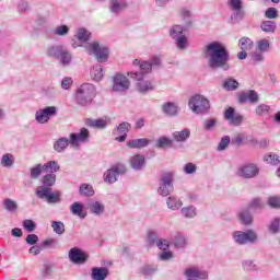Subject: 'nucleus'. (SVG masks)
Returning <instances> with one entry per match:
<instances>
[{"label": "nucleus", "mask_w": 280, "mask_h": 280, "mask_svg": "<svg viewBox=\"0 0 280 280\" xmlns=\"http://www.w3.org/2000/svg\"><path fill=\"white\" fill-rule=\"evenodd\" d=\"M80 196H94L95 190H93V186L89 184H81L79 188Z\"/></svg>", "instance_id": "obj_42"}, {"label": "nucleus", "mask_w": 280, "mask_h": 280, "mask_svg": "<svg viewBox=\"0 0 280 280\" xmlns=\"http://www.w3.org/2000/svg\"><path fill=\"white\" fill-rule=\"evenodd\" d=\"M91 139V132L86 128H81L79 133H70V145L78 148L80 143H86Z\"/></svg>", "instance_id": "obj_12"}, {"label": "nucleus", "mask_w": 280, "mask_h": 280, "mask_svg": "<svg viewBox=\"0 0 280 280\" xmlns=\"http://www.w3.org/2000/svg\"><path fill=\"white\" fill-rule=\"evenodd\" d=\"M85 50L90 56H95L97 62H106L108 60V47L97 42L86 44Z\"/></svg>", "instance_id": "obj_5"}, {"label": "nucleus", "mask_w": 280, "mask_h": 280, "mask_svg": "<svg viewBox=\"0 0 280 280\" xmlns=\"http://www.w3.org/2000/svg\"><path fill=\"white\" fill-rule=\"evenodd\" d=\"M152 67H161V57L154 56L150 61H142L140 66L142 73H150Z\"/></svg>", "instance_id": "obj_21"}, {"label": "nucleus", "mask_w": 280, "mask_h": 280, "mask_svg": "<svg viewBox=\"0 0 280 280\" xmlns=\"http://www.w3.org/2000/svg\"><path fill=\"white\" fill-rule=\"evenodd\" d=\"M268 205L272 209H279V207H280V198L279 197H269Z\"/></svg>", "instance_id": "obj_64"}, {"label": "nucleus", "mask_w": 280, "mask_h": 280, "mask_svg": "<svg viewBox=\"0 0 280 280\" xmlns=\"http://www.w3.org/2000/svg\"><path fill=\"white\" fill-rule=\"evenodd\" d=\"M91 77L95 82H100L104 78V70L102 69V66L97 65L93 67L91 70Z\"/></svg>", "instance_id": "obj_39"}, {"label": "nucleus", "mask_w": 280, "mask_h": 280, "mask_svg": "<svg viewBox=\"0 0 280 280\" xmlns=\"http://www.w3.org/2000/svg\"><path fill=\"white\" fill-rule=\"evenodd\" d=\"M174 191V175L172 173H164L160 177V186L158 194L164 198Z\"/></svg>", "instance_id": "obj_7"}, {"label": "nucleus", "mask_w": 280, "mask_h": 280, "mask_svg": "<svg viewBox=\"0 0 280 280\" xmlns=\"http://www.w3.org/2000/svg\"><path fill=\"white\" fill-rule=\"evenodd\" d=\"M129 89L130 81H128L126 75L118 73L114 77L113 91H116L117 93H124V91H128Z\"/></svg>", "instance_id": "obj_15"}, {"label": "nucleus", "mask_w": 280, "mask_h": 280, "mask_svg": "<svg viewBox=\"0 0 280 280\" xmlns=\"http://www.w3.org/2000/svg\"><path fill=\"white\" fill-rule=\"evenodd\" d=\"M159 242V235L154 231H149L147 235V244L148 246H154Z\"/></svg>", "instance_id": "obj_53"}, {"label": "nucleus", "mask_w": 280, "mask_h": 280, "mask_svg": "<svg viewBox=\"0 0 280 280\" xmlns=\"http://www.w3.org/2000/svg\"><path fill=\"white\" fill-rule=\"evenodd\" d=\"M128 8V2L126 0H110L109 1V12L119 16L124 10Z\"/></svg>", "instance_id": "obj_19"}, {"label": "nucleus", "mask_w": 280, "mask_h": 280, "mask_svg": "<svg viewBox=\"0 0 280 280\" xmlns=\"http://www.w3.org/2000/svg\"><path fill=\"white\" fill-rule=\"evenodd\" d=\"M203 54L210 69H222L223 71L231 69V65H229L231 54L224 44L220 42L209 43L206 45Z\"/></svg>", "instance_id": "obj_1"}, {"label": "nucleus", "mask_w": 280, "mask_h": 280, "mask_svg": "<svg viewBox=\"0 0 280 280\" xmlns=\"http://www.w3.org/2000/svg\"><path fill=\"white\" fill-rule=\"evenodd\" d=\"M127 145L128 148L141 150V148H148V145H150V139L148 138L132 139L127 142Z\"/></svg>", "instance_id": "obj_25"}, {"label": "nucleus", "mask_w": 280, "mask_h": 280, "mask_svg": "<svg viewBox=\"0 0 280 280\" xmlns=\"http://www.w3.org/2000/svg\"><path fill=\"white\" fill-rule=\"evenodd\" d=\"M166 205L171 211H178L183 207V200L175 196H171L166 200Z\"/></svg>", "instance_id": "obj_31"}, {"label": "nucleus", "mask_w": 280, "mask_h": 280, "mask_svg": "<svg viewBox=\"0 0 280 280\" xmlns=\"http://www.w3.org/2000/svg\"><path fill=\"white\" fill-rule=\"evenodd\" d=\"M264 161H266V163H269V165H279L280 156L275 153H269L265 155Z\"/></svg>", "instance_id": "obj_48"}, {"label": "nucleus", "mask_w": 280, "mask_h": 280, "mask_svg": "<svg viewBox=\"0 0 280 280\" xmlns=\"http://www.w3.org/2000/svg\"><path fill=\"white\" fill-rule=\"evenodd\" d=\"M68 257L72 264H77L79 266H82V264H86V261H89V254L78 247H72L69 250Z\"/></svg>", "instance_id": "obj_11"}, {"label": "nucleus", "mask_w": 280, "mask_h": 280, "mask_svg": "<svg viewBox=\"0 0 280 280\" xmlns=\"http://www.w3.org/2000/svg\"><path fill=\"white\" fill-rule=\"evenodd\" d=\"M129 165L132 170H136V172H141V170L145 167V156L141 154L132 155L129 159Z\"/></svg>", "instance_id": "obj_20"}, {"label": "nucleus", "mask_w": 280, "mask_h": 280, "mask_svg": "<svg viewBox=\"0 0 280 280\" xmlns=\"http://www.w3.org/2000/svg\"><path fill=\"white\" fill-rule=\"evenodd\" d=\"M270 39L268 38H261L258 42H256V49L257 51H260L262 54H268L270 51Z\"/></svg>", "instance_id": "obj_33"}, {"label": "nucleus", "mask_w": 280, "mask_h": 280, "mask_svg": "<svg viewBox=\"0 0 280 280\" xmlns=\"http://www.w3.org/2000/svg\"><path fill=\"white\" fill-rule=\"evenodd\" d=\"M130 124L129 122H121L117 128H116V132L118 135H126V132L130 131Z\"/></svg>", "instance_id": "obj_59"}, {"label": "nucleus", "mask_w": 280, "mask_h": 280, "mask_svg": "<svg viewBox=\"0 0 280 280\" xmlns=\"http://www.w3.org/2000/svg\"><path fill=\"white\" fill-rule=\"evenodd\" d=\"M237 102L238 104H246V102H249V104H257L259 102V94L255 92V90L240 92L237 94Z\"/></svg>", "instance_id": "obj_14"}, {"label": "nucleus", "mask_w": 280, "mask_h": 280, "mask_svg": "<svg viewBox=\"0 0 280 280\" xmlns=\"http://www.w3.org/2000/svg\"><path fill=\"white\" fill-rule=\"evenodd\" d=\"M51 229H52L54 233H56L57 235H63L65 223H62V221H52Z\"/></svg>", "instance_id": "obj_45"}, {"label": "nucleus", "mask_w": 280, "mask_h": 280, "mask_svg": "<svg viewBox=\"0 0 280 280\" xmlns=\"http://www.w3.org/2000/svg\"><path fill=\"white\" fill-rule=\"evenodd\" d=\"M269 231L273 234L277 235L280 231V218H275L270 224H269Z\"/></svg>", "instance_id": "obj_52"}, {"label": "nucleus", "mask_w": 280, "mask_h": 280, "mask_svg": "<svg viewBox=\"0 0 280 280\" xmlns=\"http://www.w3.org/2000/svg\"><path fill=\"white\" fill-rule=\"evenodd\" d=\"M162 112L167 117H176L178 115V104L172 102L164 103Z\"/></svg>", "instance_id": "obj_23"}, {"label": "nucleus", "mask_w": 280, "mask_h": 280, "mask_svg": "<svg viewBox=\"0 0 280 280\" xmlns=\"http://www.w3.org/2000/svg\"><path fill=\"white\" fill-rule=\"evenodd\" d=\"M2 167H12L14 165V155L7 153L1 158Z\"/></svg>", "instance_id": "obj_46"}, {"label": "nucleus", "mask_w": 280, "mask_h": 280, "mask_svg": "<svg viewBox=\"0 0 280 280\" xmlns=\"http://www.w3.org/2000/svg\"><path fill=\"white\" fill-rule=\"evenodd\" d=\"M228 8L233 12L231 19L233 23H242L246 16L244 2L242 0H228Z\"/></svg>", "instance_id": "obj_6"}, {"label": "nucleus", "mask_w": 280, "mask_h": 280, "mask_svg": "<svg viewBox=\"0 0 280 280\" xmlns=\"http://www.w3.org/2000/svg\"><path fill=\"white\" fill-rule=\"evenodd\" d=\"M172 244L175 246V248H185V246H187V236L180 232H177L172 237Z\"/></svg>", "instance_id": "obj_27"}, {"label": "nucleus", "mask_w": 280, "mask_h": 280, "mask_svg": "<svg viewBox=\"0 0 280 280\" xmlns=\"http://www.w3.org/2000/svg\"><path fill=\"white\" fill-rule=\"evenodd\" d=\"M237 174L241 178H255L259 176V166L253 163L244 164L238 168Z\"/></svg>", "instance_id": "obj_13"}, {"label": "nucleus", "mask_w": 280, "mask_h": 280, "mask_svg": "<svg viewBox=\"0 0 280 280\" xmlns=\"http://www.w3.org/2000/svg\"><path fill=\"white\" fill-rule=\"evenodd\" d=\"M54 34L56 36H67V34H69V26L67 25L57 26L54 31Z\"/></svg>", "instance_id": "obj_58"}, {"label": "nucleus", "mask_w": 280, "mask_h": 280, "mask_svg": "<svg viewBox=\"0 0 280 280\" xmlns=\"http://www.w3.org/2000/svg\"><path fill=\"white\" fill-rule=\"evenodd\" d=\"M23 228L28 233H34V231H36V223H34V221H32L30 219H26L23 221Z\"/></svg>", "instance_id": "obj_57"}, {"label": "nucleus", "mask_w": 280, "mask_h": 280, "mask_svg": "<svg viewBox=\"0 0 280 280\" xmlns=\"http://www.w3.org/2000/svg\"><path fill=\"white\" fill-rule=\"evenodd\" d=\"M238 47L241 51H250L255 47V42L249 37H242L238 39Z\"/></svg>", "instance_id": "obj_32"}, {"label": "nucleus", "mask_w": 280, "mask_h": 280, "mask_svg": "<svg viewBox=\"0 0 280 280\" xmlns=\"http://www.w3.org/2000/svg\"><path fill=\"white\" fill-rule=\"evenodd\" d=\"M56 115H58V107L56 106L39 108L35 113V121L42 125L49 124V119H51V117H56Z\"/></svg>", "instance_id": "obj_8"}, {"label": "nucleus", "mask_w": 280, "mask_h": 280, "mask_svg": "<svg viewBox=\"0 0 280 280\" xmlns=\"http://www.w3.org/2000/svg\"><path fill=\"white\" fill-rule=\"evenodd\" d=\"M42 166L44 172H49V174H56V172H60V165L56 161H49Z\"/></svg>", "instance_id": "obj_37"}, {"label": "nucleus", "mask_w": 280, "mask_h": 280, "mask_svg": "<svg viewBox=\"0 0 280 280\" xmlns=\"http://www.w3.org/2000/svg\"><path fill=\"white\" fill-rule=\"evenodd\" d=\"M70 211L72 215H78V218H81V220H84L86 218V214L84 212V205L75 201L70 206Z\"/></svg>", "instance_id": "obj_29"}, {"label": "nucleus", "mask_w": 280, "mask_h": 280, "mask_svg": "<svg viewBox=\"0 0 280 280\" xmlns=\"http://www.w3.org/2000/svg\"><path fill=\"white\" fill-rule=\"evenodd\" d=\"M50 191H51V188H49L47 186H38L36 188L35 196H37V198H39V200H47Z\"/></svg>", "instance_id": "obj_36"}, {"label": "nucleus", "mask_w": 280, "mask_h": 280, "mask_svg": "<svg viewBox=\"0 0 280 280\" xmlns=\"http://www.w3.org/2000/svg\"><path fill=\"white\" fill-rule=\"evenodd\" d=\"M158 269L159 268L156 267V265H145L142 267L141 272L142 275L149 277L150 275H154V272H156Z\"/></svg>", "instance_id": "obj_55"}, {"label": "nucleus", "mask_w": 280, "mask_h": 280, "mask_svg": "<svg viewBox=\"0 0 280 280\" xmlns=\"http://www.w3.org/2000/svg\"><path fill=\"white\" fill-rule=\"evenodd\" d=\"M184 275L187 278V280H202L209 277L207 271L198 267H189L185 269Z\"/></svg>", "instance_id": "obj_16"}, {"label": "nucleus", "mask_w": 280, "mask_h": 280, "mask_svg": "<svg viewBox=\"0 0 280 280\" xmlns=\"http://www.w3.org/2000/svg\"><path fill=\"white\" fill-rule=\"evenodd\" d=\"M250 58L253 60V62H264L265 60V57H264V52L259 51V50H256V51H253L250 54Z\"/></svg>", "instance_id": "obj_60"}, {"label": "nucleus", "mask_w": 280, "mask_h": 280, "mask_svg": "<svg viewBox=\"0 0 280 280\" xmlns=\"http://www.w3.org/2000/svg\"><path fill=\"white\" fill-rule=\"evenodd\" d=\"M61 196L62 192H60V190H55L54 192L50 190L46 202H48V205H58V202H62Z\"/></svg>", "instance_id": "obj_34"}, {"label": "nucleus", "mask_w": 280, "mask_h": 280, "mask_svg": "<svg viewBox=\"0 0 280 280\" xmlns=\"http://www.w3.org/2000/svg\"><path fill=\"white\" fill-rule=\"evenodd\" d=\"M229 143H231V138H229L228 136H224L219 142V145H218L219 152L226 150V148H229Z\"/></svg>", "instance_id": "obj_62"}, {"label": "nucleus", "mask_w": 280, "mask_h": 280, "mask_svg": "<svg viewBox=\"0 0 280 280\" xmlns=\"http://www.w3.org/2000/svg\"><path fill=\"white\" fill-rule=\"evenodd\" d=\"M260 30L265 32V34H275V32H277V22L272 20L262 21L260 23Z\"/></svg>", "instance_id": "obj_28"}, {"label": "nucleus", "mask_w": 280, "mask_h": 280, "mask_svg": "<svg viewBox=\"0 0 280 280\" xmlns=\"http://www.w3.org/2000/svg\"><path fill=\"white\" fill-rule=\"evenodd\" d=\"M95 97V85L91 83H83L77 89V104L79 106H90L93 104V98Z\"/></svg>", "instance_id": "obj_2"}, {"label": "nucleus", "mask_w": 280, "mask_h": 280, "mask_svg": "<svg viewBox=\"0 0 280 280\" xmlns=\"http://www.w3.org/2000/svg\"><path fill=\"white\" fill-rule=\"evenodd\" d=\"M47 56L49 58H55L56 60H59L62 67H69V65H71V61L73 60V56L71 55V52L63 46L48 47Z\"/></svg>", "instance_id": "obj_3"}, {"label": "nucleus", "mask_w": 280, "mask_h": 280, "mask_svg": "<svg viewBox=\"0 0 280 280\" xmlns=\"http://www.w3.org/2000/svg\"><path fill=\"white\" fill-rule=\"evenodd\" d=\"M173 140L167 137H161L156 141V148H167V145H172Z\"/></svg>", "instance_id": "obj_56"}, {"label": "nucleus", "mask_w": 280, "mask_h": 280, "mask_svg": "<svg viewBox=\"0 0 280 280\" xmlns=\"http://www.w3.org/2000/svg\"><path fill=\"white\" fill-rule=\"evenodd\" d=\"M44 168L42 164H36L34 167L31 168V178L36 179L40 174H43Z\"/></svg>", "instance_id": "obj_54"}, {"label": "nucleus", "mask_w": 280, "mask_h": 280, "mask_svg": "<svg viewBox=\"0 0 280 280\" xmlns=\"http://www.w3.org/2000/svg\"><path fill=\"white\" fill-rule=\"evenodd\" d=\"M55 183H56V174L54 173H49L43 177L44 187H48V188L54 187Z\"/></svg>", "instance_id": "obj_44"}, {"label": "nucleus", "mask_w": 280, "mask_h": 280, "mask_svg": "<svg viewBox=\"0 0 280 280\" xmlns=\"http://www.w3.org/2000/svg\"><path fill=\"white\" fill-rule=\"evenodd\" d=\"M255 113L258 117H264V115H268V113H270V105L260 104L255 108Z\"/></svg>", "instance_id": "obj_49"}, {"label": "nucleus", "mask_w": 280, "mask_h": 280, "mask_svg": "<svg viewBox=\"0 0 280 280\" xmlns=\"http://www.w3.org/2000/svg\"><path fill=\"white\" fill-rule=\"evenodd\" d=\"M224 119H226V121H230L232 126H242V121H244V116L235 114V108L229 107L224 112Z\"/></svg>", "instance_id": "obj_18"}, {"label": "nucleus", "mask_w": 280, "mask_h": 280, "mask_svg": "<svg viewBox=\"0 0 280 280\" xmlns=\"http://www.w3.org/2000/svg\"><path fill=\"white\" fill-rule=\"evenodd\" d=\"M108 124H110V118L108 117H103L98 119H85V126H88L89 128H95L96 130H105V128H108Z\"/></svg>", "instance_id": "obj_17"}, {"label": "nucleus", "mask_w": 280, "mask_h": 280, "mask_svg": "<svg viewBox=\"0 0 280 280\" xmlns=\"http://www.w3.org/2000/svg\"><path fill=\"white\" fill-rule=\"evenodd\" d=\"M175 44L177 49H187V47H189V39H187V36L183 35L182 37H177V39H175Z\"/></svg>", "instance_id": "obj_47"}, {"label": "nucleus", "mask_w": 280, "mask_h": 280, "mask_svg": "<svg viewBox=\"0 0 280 280\" xmlns=\"http://www.w3.org/2000/svg\"><path fill=\"white\" fill-rule=\"evenodd\" d=\"M223 89L225 91H237L240 89V82L233 78H228L223 82Z\"/></svg>", "instance_id": "obj_35"}, {"label": "nucleus", "mask_w": 280, "mask_h": 280, "mask_svg": "<svg viewBox=\"0 0 280 280\" xmlns=\"http://www.w3.org/2000/svg\"><path fill=\"white\" fill-rule=\"evenodd\" d=\"M105 207L100 201H94L90 203V211L94 213V215H102L104 213Z\"/></svg>", "instance_id": "obj_40"}, {"label": "nucleus", "mask_w": 280, "mask_h": 280, "mask_svg": "<svg viewBox=\"0 0 280 280\" xmlns=\"http://www.w3.org/2000/svg\"><path fill=\"white\" fill-rule=\"evenodd\" d=\"M240 218H241L243 224H253V215L250 214V211L243 210L240 213Z\"/></svg>", "instance_id": "obj_51"}, {"label": "nucleus", "mask_w": 280, "mask_h": 280, "mask_svg": "<svg viewBox=\"0 0 280 280\" xmlns=\"http://www.w3.org/2000/svg\"><path fill=\"white\" fill-rule=\"evenodd\" d=\"M180 213L183 218H188V219L196 218V215H198L196 207L194 206L182 208Z\"/></svg>", "instance_id": "obj_38"}, {"label": "nucleus", "mask_w": 280, "mask_h": 280, "mask_svg": "<svg viewBox=\"0 0 280 280\" xmlns=\"http://www.w3.org/2000/svg\"><path fill=\"white\" fill-rule=\"evenodd\" d=\"M233 238L236 244H255L257 242V233L253 230H248L247 232L236 231L233 234Z\"/></svg>", "instance_id": "obj_10"}, {"label": "nucleus", "mask_w": 280, "mask_h": 280, "mask_svg": "<svg viewBox=\"0 0 280 280\" xmlns=\"http://www.w3.org/2000/svg\"><path fill=\"white\" fill-rule=\"evenodd\" d=\"M3 207L7 211L9 212H14L18 209V205L16 201L12 200V199H4L3 200Z\"/></svg>", "instance_id": "obj_50"}, {"label": "nucleus", "mask_w": 280, "mask_h": 280, "mask_svg": "<svg viewBox=\"0 0 280 280\" xmlns=\"http://www.w3.org/2000/svg\"><path fill=\"white\" fill-rule=\"evenodd\" d=\"M265 16L266 19H278L279 16V11L277 10V8H268L265 12Z\"/></svg>", "instance_id": "obj_61"}, {"label": "nucleus", "mask_w": 280, "mask_h": 280, "mask_svg": "<svg viewBox=\"0 0 280 280\" xmlns=\"http://www.w3.org/2000/svg\"><path fill=\"white\" fill-rule=\"evenodd\" d=\"M172 137L177 143H185V141L191 137V130L189 128H185L180 131L173 132Z\"/></svg>", "instance_id": "obj_24"}, {"label": "nucleus", "mask_w": 280, "mask_h": 280, "mask_svg": "<svg viewBox=\"0 0 280 280\" xmlns=\"http://www.w3.org/2000/svg\"><path fill=\"white\" fill-rule=\"evenodd\" d=\"M188 106L190 110H192V113H195L196 115H202L207 113L209 108H211L209 100L200 94L191 96L188 101Z\"/></svg>", "instance_id": "obj_4"}, {"label": "nucleus", "mask_w": 280, "mask_h": 280, "mask_svg": "<svg viewBox=\"0 0 280 280\" xmlns=\"http://www.w3.org/2000/svg\"><path fill=\"white\" fill-rule=\"evenodd\" d=\"M91 277L93 280H106L108 269L106 267H95L92 269Z\"/></svg>", "instance_id": "obj_26"}, {"label": "nucleus", "mask_w": 280, "mask_h": 280, "mask_svg": "<svg viewBox=\"0 0 280 280\" xmlns=\"http://www.w3.org/2000/svg\"><path fill=\"white\" fill-rule=\"evenodd\" d=\"M104 180L109 185H113V183H117V175L115 171H113V168H109L104 173Z\"/></svg>", "instance_id": "obj_43"}, {"label": "nucleus", "mask_w": 280, "mask_h": 280, "mask_svg": "<svg viewBox=\"0 0 280 280\" xmlns=\"http://www.w3.org/2000/svg\"><path fill=\"white\" fill-rule=\"evenodd\" d=\"M77 38L80 43H86L91 38V32L86 28H79L77 32Z\"/></svg>", "instance_id": "obj_41"}, {"label": "nucleus", "mask_w": 280, "mask_h": 280, "mask_svg": "<svg viewBox=\"0 0 280 280\" xmlns=\"http://www.w3.org/2000/svg\"><path fill=\"white\" fill-rule=\"evenodd\" d=\"M145 73L141 71L139 72H129V78H133V80H137V89L140 93H148V91H152L154 86L152 85V82L145 80Z\"/></svg>", "instance_id": "obj_9"}, {"label": "nucleus", "mask_w": 280, "mask_h": 280, "mask_svg": "<svg viewBox=\"0 0 280 280\" xmlns=\"http://www.w3.org/2000/svg\"><path fill=\"white\" fill-rule=\"evenodd\" d=\"M189 27L190 23L185 24V26L173 25L170 30V36L173 38V40H176L177 38L185 36L184 34L187 32V30H189Z\"/></svg>", "instance_id": "obj_22"}, {"label": "nucleus", "mask_w": 280, "mask_h": 280, "mask_svg": "<svg viewBox=\"0 0 280 280\" xmlns=\"http://www.w3.org/2000/svg\"><path fill=\"white\" fill-rule=\"evenodd\" d=\"M249 209H253L254 211H257V209H264V202L261 199L256 198L249 203Z\"/></svg>", "instance_id": "obj_63"}, {"label": "nucleus", "mask_w": 280, "mask_h": 280, "mask_svg": "<svg viewBox=\"0 0 280 280\" xmlns=\"http://www.w3.org/2000/svg\"><path fill=\"white\" fill-rule=\"evenodd\" d=\"M69 143H71V140L67 137L59 138L54 143V150L55 152H65L67 148H69Z\"/></svg>", "instance_id": "obj_30"}]
</instances>
